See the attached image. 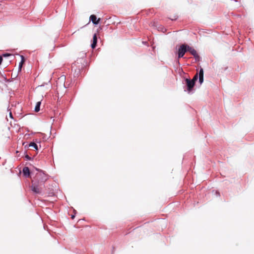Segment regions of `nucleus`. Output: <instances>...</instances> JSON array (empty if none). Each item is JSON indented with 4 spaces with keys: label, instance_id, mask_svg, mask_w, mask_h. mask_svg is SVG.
<instances>
[{
    "label": "nucleus",
    "instance_id": "13",
    "mask_svg": "<svg viewBox=\"0 0 254 254\" xmlns=\"http://www.w3.org/2000/svg\"><path fill=\"white\" fill-rule=\"evenodd\" d=\"M199 77H203V69L201 68L199 72Z\"/></svg>",
    "mask_w": 254,
    "mask_h": 254
},
{
    "label": "nucleus",
    "instance_id": "15",
    "mask_svg": "<svg viewBox=\"0 0 254 254\" xmlns=\"http://www.w3.org/2000/svg\"><path fill=\"white\" fill-rule=\"evenodd\" d=\"M65 76H62L60 78H59V80H61L62 81L65 80Z\"/></svg>",
    "mask_w": 254,
    "mask_h": 254
},
{
    "label": "nucleus",
    "instance_id": "10",
    "mask_svg": "<svg viewBox=\"0 0 254 254\" xmlns=\"http://www.w3.org/2000/svg\"><path fill=\"white\" fill-rule=\"evenodd\" d=\"M21 61L19 63V68L20 70H21L22 66V65H23V64L24 63V61H25L24 57L23 56H21Z\"/></svg>",
    "mask_w": 254,
    "mask_h": 254
},
{
    "label": "nucleus",
    "instance_id": "14",
    "mask_svg": "<svg viewBox=\"0 0 254 254\" xmlns=\"http://www.w3.org/2000/svg\"><path fill=\"white\" fill-rule=\"evenodd\" d=\"M199 81L200 84H202L203 81V77H199Z\"/></svg>",
    "mask_w": 254,
    "mask_h": 254
},
{
    "label": "nucleus",
    "instance_id": "8",
    "mask_svg": "<svg viewBox=\"0 0 254 254\" xmlns=\"http://www.w3.org/2000/svg\"><path fill=\"white\" fill-rule=\"evenodd\" d=\"M97 41V38L96 34L94 35L93 38V43L91 45V47L93 49L95 48Z\"/></svg>",
    "mask_w": 254,
    "mask_h": 254
},
{
    "label": "nucleus",
    "instance_id": "9",
    "mask_svg": "<svg viewBox=\"0 0 254 254\" xmlns=\"http://www.w3.org/2000/svg\"><path fill=\"white\" fill-rule=\"evenodd\" d=\"M41 105V102L39 101L37 103L35 107V111L38 112L40 110V107Z\"/></svg>",
    "mask_w": 254,
    "mask_h": 254
},
{
    "label": "nucleus",
    "instance_id": "11",
    "mask_svg": "<svg viewBox=\"0 0 254 254\" xmlns=\"http://www.w3.org/2000/svg\"><path fill=\"white\" fill-rule=\"evenodd\" d=\"M29 146L30 147H31L34 149H35L36 150H38V146L37 145L34 143V142H31L30 144H29Z\"/></svg>",
    "mask_w": 254,
    "mask_h": 254
},
{
    "label": "nucleus",
    "instance_id": "3",
    "mask_svg": "<svg viewBox=\"0 0 254 254\" xmlns=\"http://www.w3.org/2000/svg\"><path fill=\"white\" fill-rule=\"evenodd\" d=\"M188 45L182 44L180 46L178 50V58H183L187 51Z\"/></svg>",
    "mask_w": 254,
    "mask_h": 254
},
{
    "label": "nucleus",
    "instance_id": "17",
    "mask_svg": "<svg viewBox=\"0 0 254 254\" xmlns=\"http://www.w3.org/2000/svg\"><path fill=\"white\" fill-rule=\"evenodd\" d=\"M11 55L10 54H3V57H7V56H10Z\"/></svg>",
    "mask_w": 254,
    "mask_h": 254
},
{
    "label": "nucleus",
    "instance_id": "6",
    "mask_svg": "<svg viewBox=\"0 0 254 254\" xmlns=\"http://www.w3.org/2000/svg\"><path fill=\"white\" fill-rule=\"evenodd\" d=\"M90 20L92 21L93 24H98L99 23L100 18L97 19V17L95 15L92 14L90 16Z\"/></svg>",
    "mask_w": 254,
    "mask_h": 254
},
{
    "label": "nucleus",
    "instance_id": "19",
    "mask_svg": "<svg viewBox=\"0 0 254 254\" xmlns=\"http://www.w3.org/2000/svg\"><path fill=\"white\" fill-rule=\"evenodd\" d=\"M26 158L28 159H30V157L28 155L26 156Z\"/></svg>",
    "mask_w": 254,
    "mask_h": 254
},
{
    "label": "nucleus",
    "instance_id": "4",
    "mask_svg": "<svg viewBox=\"0 0 254 254\" xmlns=\"http://www.w3.org/2000/svg\"><path fill=\"white\" fill-rule=\"evenodd\" d=\"M186 83L187 86L188 91L190 92L194 87V83L193 81L188 78L186 79Z\"/></svg>",
    "mask_w": 254,
    "mask_h": 254
},
{
    "label": "nucleus",
    "instance_id": "2",
    "mask_svg": "<svg viewBox=\"0 0 254 254\" xmlns=\"http://www.w3.org/2000/svg\"><path fill=\"white\" fill-rule=\"evenodd\" d=\"M42 185L38 184L36 182H32V185L30 187L31 190L35 193L40 194L42 192Z\"/></svg>",
    "mask_w": 254,
    "mask_h": 254
},
{
    "label": "nucleus",
    "instance_id": "1",
    "mask_svg": "<svg viewBox=\"0 0 254 254\" xmlns=\"http://www.w3.org/2000/svg\"><path fill=\"white\" fill-rule=\"evenodd\" d=\"M38 172L35 175V176L32 180V182H36L38 184L42 185L48 179V176L43 171L37 169Z\"/></svg>",
    "mask_w": 254,
    "mask_h": 254
},
{
    "label": "nucleus",
    "instance_id": "18",
    "mask_svg": "<svg viewBox=\"0 0 254 254\" xmlns=\"http://www.w3.org/2000/svg\"><path fill=\"white\" fill-rule=\"evenodd\" d=\"M2 62V56H0V64H1Z\"/></svg>",
    "mask_w": 254,
    "mask_h": 254
},
{
    "label": "nucleus",
    "instance_id": "7",
    "mask_svg": "<svg viewBox=\"0 0 254 254\" xmlns=\"http://www.w3.org/2000/svg\"><path fill=\"white\" fill-rule=\"evenodd\" d=\"M23 173L26 177H29L30 176V170L28 167H25L23 168Z\"/></svg>",
    "mask_w": 254,
    "mask_h": 254
},
{
    "label": "nucleus",
    "instance_id": "16",
    "mask_svg": "<svg viewBox=\"0 0 254 254\" xmlns=\"http://www.w3.org/2000/svg\"><path fill=\"white\" fill-rule=\"evenodd\" d=\"M9 117L11 118V119H13V116H12V114L11 113V112H10L9 114Z\"/></svg>",
    "mask_w": 254,
    "mask_h": 254
},
{
    "label": "nucleus",
    "instance_id": "12",
    "mask_svg": "<svg viewBox=\"0 0 254 254\" xmlns=\"http://www.w3.org/2000/svg\"><path fill=\"white\" fill-rule=\"evenodd\" d=\"M198 79V75L197 73H196L193 77V78L191 80L195 84V82Z\"/></svg>",
    "mask_w": 254,
    "mask_h": 254
},
{
    "label": "nucleus",
    "instance_id": "5",
    "mask_svg": "<svg viewBox=\"0 0 254 254\" xmlns=\"http://www.w3.org/2000/svg\"><path fill=\"white\" fill-rule=\"evenodd\" d=\"M187 51L189 52L195 59H198L199 58L197 52L193 48L188 45Z\"/></svg>",
    "mask_w": 254,
    "mask_h": 254
}]
</instances>
